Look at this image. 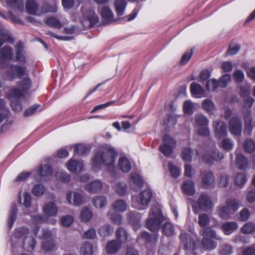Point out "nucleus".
<instances>
[{"label": "nucleus", "instance_id": "1", "mask_svg": "<svg viewBox=\"0 0 255 255\" xmlns=\"http://www.w3.org/2000/svg\"><path fill=\"white\" fill-rule=\"evenodd\" d=\"M118 156V153L112 146L103 144L95 150L92 158V168L97 169L102 165L111 166L115 164Z\"/></svg>", "mask_w": 255, "mask_h": 255}, {"label": "nucleus", "instance_id": "2", "mask_svg": "<svg viewBox=\"0 0 255 255\" xmlns=\"http://www.w3.org/2000/svg\"><path fill=\"white\" fill-rule=\"evenodd\" d=\"M165 221V218L161 210L157 207L152 208L149 213V218L147 219V228L151 232H156L160 228L161 223Z\"/></svg>", "mask_w": 255, "mask_h": 255}, {"label": "nucleus", "instance_id": "3", "mask_svg": "<svg viewBox=\"0 0 255 255\" xmlns=\"http://www.w3.org/2000/svg\"><path fill=\"white\" fill-rule=\"evenodd\" d=\"M213 206L211 198L206 194H201L199 196L196 202L192 205V208L194 212L197 214L200 210L204 212H208L212 209Z\"/></svg>", "mask_w": 255, "mask_h": 255}, {"label": "nucleus", "instance_id": "4", "mask_svg": "<svg viewBox=\"0 0 255 255\" xmlns=\"http://www.w3.org/2000/svg\"><path fill=\"white\" fill-rule=\"evenodd\" d=\"M176 142L171 136L165 134L162 137V143L159 146V151L165 156L169 157L175 147Z\"/></svg>", "mask_w": 255, "mask_h": 255}, {"label": "nucleus", "instance_id": "5", "mask_svg": "<svg viewBox=\"0 0 255 255\" xmlns=\"http://www.w3.org/2000/svg\"><path fill=\"white\" fill-rule=\"evenodd\" d=\"M231 80V76L229 74L223 75L218 80L213 79L207 81L206 88L208 91H214L218 87L225 88Z\"/></svg>", "mask_w": 255, "mask_h": 255}, {"label": "nucleus", "instance_id": "6", "mask_svg": "<svg viewBox=\"0 0 255 255\" xmlns=\"http://www.w3.org/2000/svg\"><path fill=\"white\" fill-rule=\"evenodd\" d=\"M5 75L9 81H13L16 77L21 78L23 76H28L27 67L25 66H20L11 64L9 69L5 71Z\"/></svg>", "mask_w": 255, "mask_h": 255}, {"label": "nucleus", "instance_id": "7", "mask_svg": "<svg viewBox=\"0 0 255 255\" xmlns=\"http://www.w3.org/2000/svg\"><path fill=\"white\" fill-rule=\"evenodd\" d=\"M180 245L183 246L184 250H194L195 243L191 235L185 232H182L179 236Z\"/></svg>", "mask_w": 255, "mask_h": 255}, {"label": "nucleus", "instance_id": "8", "mask_svg": "<svg viewBox=\"0 0 255 255\" xmlns=\"http://www.w3.org/2000/svg\"><path fill=\"white\" fill-rule=\"evenodd\" d=\"M200 178L204 188L208 189L214 186L215 178L214 174L211 171L205 170L202 171Z\"/></svg>", "mask_w": 255, "mask_h": 255}, {"label": "nucleus", "instance_id": "9", "mask_svg": "<svg viewBox=\"0 0 255 255\" xmlns=\"http://www.w3.org/2000/svg\"><path fill=\"white\" fill-rule=\"evenodd\" d=\"M213 127L216 136L218 138L227 135V127L226 123L221 120H216L213 122Z\"/></svg>", "mask_w": 255, "mask_h": 255}, {"label": "nucleus", "instance_id": "10", "mask_svg": "<svg viewBox=\"0 0 255 255\" xmlns=\"http://www.w3.org/2000/svg\"><path fill=\"white\" fill-rule=\"evenodd\" d=\"M230 133L234 135H240L242 130V124L241 120L236 117H232L229 123Z\"/></svg>", "mask_w": 255, "mask_h": 255}, {"label": "nucleus", "instance_id": "11", "mask_svg": "<svg viewBox=\"0 0 255 255\" xmlns=\"http://www.w3.org/2000/svg\"><path fill=\"white\" fill-rule=\"evenodd\" d=\"M152 197V192L150 188L142 190L136 198L139 205L147 206L150 203Z\"/></svg>", "mask_w": 255, "mask_h": 255}, {"label": "nucleus", "instance_id": "12", "mask_svg": "<svg viewBox=\"0 0 255 255\" xmlns=\"http://www.w3.org/2000/svg\"><path fill=\"white\" fill-rule=\"evenodd\" d=\"M199 234L203 237H207L221 242L222 238L217 234L216 231L211 227H205L200 230Z\"/></svg>", "mask_w": 255, "mask_h": 255}, {"label": "nucleus", "instance_id": "13", "mask_svg": "<svg viewBox=\"0 0 255 255\" xmlns=\"http://www.w3.org/2000/svg\"><path fill=\"white\" fill-rule=\"evenodd\" d=\"M66 167L72 173L80 172L83 170V164L82 161L71 158L67 162Z\"/></svg>", "mask_w": 255, "mask_h": 255}, {"label": "nucleus", "instance_id": "14", "mask_svg": "<svg viewBox=\"0 0 255 255\" xmlns=\"http://www.w3.org/2000/svg\"><path fill=\"white\" fill-rule=\"evenodd\" d=\"M238 228V224L236 222L231 221L222 224L221 230L226 235H230L233 232L236 231Z\"/></svg>", "mask_w": 255, "mask_h": 255}, {"label": "nucleus", "instance_id": "15", "mask_svg": "<svg viewBox=\"0 0 255 255\" xmlns=\"http://www.w3.org/2000/svg\"><path fill=\"white\" fill-rule=\"evenodd\" d=\"M15 47L16 49V53L14 61L19 62L21 63H25L26 62V58L22 53L24 50L23 42L21 41H19L16 44Z\"/></svg>", "mask_w": 255, "mask_h": 255}, {"label": "nucleus", "instance_id": "16", "mask_svg": "<svg viewBox=\"0 0 255 255\" xmlns=\"http://www.w3.org/2000/svg\"><path fill=\"white\" fill-rule=\"evenodd\" d=\"M101 14L102 18L108 23L117 20V19L114 18L113 12L108 6H105L102 8Z\"/></svg>", "mask_w": 255, "mask_h": 255}, {"label": "nucleus", "instance_id": "17", "mask_svg": "<svg viewBox=\"0 0 255 255\" xmlns=\"http://www.w3.org/2000/svg\"><path fill=\"white\" fill-rule=\"evenodd\" d=\"M17 207L15 203H12L10 206L9 215L8 219V226L11 229L17 218Z\"/></svg>", "mask_w": 255, "mask_h": 255}, {"label": "nucleus", "instance_id": "18", "mask_svg": "<svg viewBox=\"0 0 255 255\" xmlns=\"http://www.w3.org/2000/svg\"><path fill=\"white\" fill-rule=\"evenodd\" d=\"M248 160L247 158L243 154H238L236 157V165L241 170H245L248 167Z\"/></svg>", "mask_w": 255, "mask_h": 255}, {"label": "nucleus", "instance_id": "19", "mask_svg": "<svg viewBox=\"0 0 255 255\" xmlns=\"http://www.w3.org/2000/svg\"><path fill=\"white\" fill-rule=\"evenodd\" d=\"M121 244L115 240L108 242L106 246V251L108 254H114L118 252L121 248Z\"/></svg>", "mask_w": 255, "mask_h": 255}, {"label": "nucleus", "instance_id": "20", "mask_svg": "<svg viewBox=\"0 0 255 255\" xmlns=\"http://www.w3.org/2000/svg\"><path fill=\"white\" fill-rule=\"evenodd\" d=\"M120 169L125 173L128 172L132 168L131 163L127 157H120L119 159Z\"/></svg>", "mask_w": 255, "mask_h": 255}, {"label": "nucleus", "instance_id": "21", "mask_svg": "<svg viewBox=\"0 0 255 255\" xmlns=\"http://www.w3.org/2000/svg\"><path fill=\"white\" fill-rule=\"evenodd\" d=\"M182 189L183 192L189 196H192L195 193L194 183L192 180H186L182 184Z\"/></svg>", "mask_w": 255, "mask_h": 255}, {"label": "nucleus", "instance_id": "22", "mask_svg": "<svg viewBox=\"0 0 255 255\" xmlns=\"http://www.w3.org/2000/svg\"><path fill=\"white\" fill-rule=\"evenodd\" d=\"M13 57L11 47L6 45L0 49V58L5 60H11Z\"/></svg>", "mask_w": 255, "mask_h": 255}, {"label": "nucleus", "instance_id": "23", "mask_svg": "<svg viewBox=\"0 0 255 255\" xmlns=\"http://www.w3.org/2000/svg\"><path fill=\"white\" fill-rule=\"evenodd\" d=\"M116 237L117 241L122 244L127 242L128 234L123 227H120L116 231Z\"/></svg>", "mask_w": 255, "mask_h": 255}, {"label": "nucleus", "instance_id": "24", "mask_svg": "<svg viewBox=\"0 0 255 255\" xmlns=\"http://www.w3.org/2000/svg\"><path fill=\"white\" fill-rule=\"evenodd\" d=\"M114 232L113 227L110 224H106L101 226L98 230L99 234L104 237H107L111 236Z\"/></svg>", "mask_w": 255, "mask_h": 255}, {"label": "nucleus", "instance_id": "25", "mask_svg": "<svg viewBox=\"0 0 255 255\" xmlns=\"http://www.w3.org/2000/svg\"><path fill=\"white\" fill-rule=\"evenodd\" d=\"M24 96L22 90L18 88H12L10 89L6 94V97L10 100H18L20 98Z\"/></svg>", "mask_w": 255, "mask_h": 255}, {"label": "nucleus", "instance_id": "26", "mask_svg": "<svg viewBox=\"0 0 255 255\" xmlns=\"http://www.w3.org/2000/svg\"><path fill=\"white\" fill-rule=\"evenodd\" d=\"M213 240L207 237H203L201 244L204 249L209 251L214 250L217 246V243Z\"/></svg>", "mask_w": 255, "mask_h": 255}, {"label": "nucleus", "instance_id": "27", "mask_svg": "<svg viewBox=\"0 0 255 255\" xmlns=\"http://www.w3.org/2000/svg\"><path fill=\"white\" fill-rule=\"evenodd\" d=\"M103 186L102 183L99 180H95L88 184L85 189L91 193H96L101 190Z\"/></svg>", "mask_w": 255, "mask_h": 255}, {"label": "nucleus", "instance_id": "28", "mask_svg": "<svg viewBox=\"0 0 255 255\" xmlns=\"http://www.w3.org/2000/svg\"><path fill=\"white\" fill-rule=\"evenodd\" d=\"M7 5L11 9L15 11H22L23 7V1L22 0H6Z\"/></svg>", "mask_w": 255, "mask_h": 255}, {"label": "nucleus", "instance_id": "29", "mask_svg": "<svg viewBox=\"0 0 255 255\" xmlns=\"http://www.w3.org/2000/svg\"><path fill=\"white\" fill-rule=\"evenodd\" d=\"M43 211L47 216H55L57 214L58 209L54 203L49 202L44 206Z\"/></svg>", "mask_w": 255, "mask_h": 255}, {"label": "nucleus", "instance_id": "30", "mask_svg": "<svg viewBox=\"0 0 255 255\" xmlns=\"http://www.w3.org/2000/svg\"><path fill=\"white\" fill-rule=\"evenodd\" d=\"M116 12L118 16L124 14L127 6V2L125 0H116L114 2Z\"/></svg>", "mask_w": 255, "mask_h": 255}, {"label": "nucleus", "instance_id": "31", "mask_svg": "<svg viewBox=\"0 0 255 255\" xmlns=\"http://www.w3.org/2000/svg\"><path fill=\"white\" fill-rule=\"evenodd\" d=\"M53 172L52 166L49 164L41 165L37 168V172L41 177L50 176Z\"/></svg>", "mask_w": 255, "mask_h": 255}, {"label": "nucleus", "instance_id": "32", "mask_svg": "<svg viewBox=\"0 0 255 255\" xmlns=\"http://www.w3.org/2000/svg\"><path fill=\"white\" fill-rule=\"evenodd\" d=\"M36 243V240L32 237H26L23 241V248L26 251L31 252L34 249Z\"/></svg>", "mask_w": 255, "mask_h": 255}, {"label": "nucleus", "instance_id": "33", "mask_svg": "<svg viewBox=\"0 0 255 255\" xmlns=\"http://www.w3.org/2000/svg\"><path fill=\"white\" fill-rule=\"evenodd\" d=\"M243 149L245 152L253 153L255 152V141L249 138L246 139L243 144Z\"/></svg>", "mask_w": 255, "mask_h": 255}, {"label": "nucleus", "instance_id": "34", "mask_svg": "<svg viewBox=\"0 0 255 255\" xmlns=\"http://www.w3.org/2000/svg\"><path fill=\"white\" fill-rule=\"evenodd\" d=\"M162 233L167 237L173 236L175 233L173 225L169 222H166L162 226Z\"/></svg>", "mask_w": 255, "mask_h": 255}, {"label": "nucleus", "instance_id": "35", "mask_svg": "<svg viewBox=\"0 0 255 255\" xmlns=\"http://www.w3.org/2000/svg\"><path fill=\"white\" fill-rule=\"evenodd\" d=\"M93 204L97 208H102L107 204L106 198L104 196H96L92 200Z\"/></svg>", "mask_w": 255, "mask_h": 255}, {"label": "nucleus", "instance_id": "36", "mask_svg": "<svg viewBox=\"0 0 255 255\" xmlns=\"http://www.w3.org/2000/svg\"><path fill=\"white\" fill-rule=\"evenodd\" d=\"M202 109L210 114H212L216 110V107L213 102L210 99H206L202 102Z\"/></svg>", "mask_w": 255, "mask_h": 255}, {"label": "nucleus", "instance_id": "37", "mask_svg": "<svg viewBox=\"0 0 255 255\" xmlns=\"http://www.w3.org/2000/svg\"><path fill=\"white\" fill-rule=\"evenodd\" d=\"M38 8V4L34 0H27L26 9L27 12L31 14H35Z\"/></svg>", "mask_w": 255, "mask_h": 255}, {"label": "nucleus", "instance_id": "38", "mask_svg": "<svg viewBox=\"0 0 255 255\" xmlns=\"http://www.w3.org/2000/svg\"><path fill=\"white\" fill-rule=\"evenodd\" d=\"M113 208L115 211L124 212L127 208V204L123 199H119L115 201L113 204Z\"/></svg>", "mask_w": 255, "mask_h": 255}, {"label": "nucleus", "instance_id": "39", "mask_svg": "<svg viewBox=\"0 0 255 255\" xmlns=\"http://www.w3.org/2000/svg\"><path fill=\"white\" fill-rule=\"evenodd\" d=\"M190 88L193 95H203L205 93V90L202 87L196 82L192 83Z\"/></svg>", "mask_w": 255, "mask_h": 255}, {"label": "nucleus", "instance_id": "40", "mask_svg": "<svg viewBox=\"0 0 255 255\" xmlns=\"http://www.w3.org/2000/svg\"><path fill=\"white\" fill-rule=\"evenodd\" d=\"M91 148L86 146L82 144H77L74 146V154H78L80 155L87 154L90 152Z\"/></svg>", "mask_w": 255, "mask_h": 255}, {"label": "nucleus", "instance_id": "41", "mask_svg": "<svg viewBox=\"0 0 255 255\" xmlns=\"http://www.w3.org/2000/svg\"><path fill=\"white\" fill-rule=\"evenodd\" d=\"M218 212L219 216L223 219H228L231 214H233L226 205L225 206L218 207Z\"/></svg>", "mask_w": 255, "mask_h": 255}, {"label": "nucleus", "instance_id": "42", "mask_svg": "<svg viewBox=\"0 0 255 255\" xmlns=\"http://www.w3.org/2000/svg\"><path fill=\"white\" fill-rule=\"evenodd\" d=\"M56 248V244L53 240L43 242L41 245V249L45 252H49L55 250Z\"/></svg>", "mask_w": 255, "mask_h": 255}, {"label": "nucleus", "instance_id": "43", "mask_svg": "<svg viewBox=\"0 0 255 255\" xmlns=\"http://www.w3.org/2000/svg\"><path fill=\"white\" fill-rule=\"evenodd\" d=\"M195 122L199 127H207L209 125L208 118L202 114H198L195 117Z\"/></svg>", "mask_w": 255, "mask_h": 255}, {"label": "nucleus", "instance_id": "44", "mask_svg": "<svg viewBox=\"0 0 255 255\" xmlns=\"http://www.w3.org/2000/svg\"><path fill=\"white\" fill-rule=\"evenodd\" d=\"M225 204L233 214L236 212L239 208V202L235 199H227Z\"/></svg>", "mask_w": 255, "mask_h": 255}, {"label": "nucleus", "instance_id": "45", "mask_svg": "<svg viewBox=\"0 0 255 255\" xmlns=\"http://www.w3.org/2000/svg\"><path fill=\"white\" fill-rule=\"evenodd\" d=\"M198 223L203 228L207 227L210 223V218L207 214L202 213L199 214Z\"/></svg>", "mask_w": 255, "mask_h": 255}, {"label": "nucleus", "instance_id": "46", "mask_svg": "<svg viewBox=\"0 0 255 255\" xmlns=\"http://www.w3.org/2000/svg\"><path fill=\"white\" fill-rule=\"evenodd\" d=\"M45 23L50 27L60 29L62 27V24L58 19L54 17H49L47 18Z\"/></svg>", "mask_w": 255, "mask_h": 255}, {"label": "nucleus", "instance_id": "47", "mask_svg": "<svg viewBox=\"0 0 255 255\" xmlns=\"http://www.w3.org/2000/svg\"><path fill=\"white\" fill-rule=\"evenodd\" d=\"M57 11V7L56 4H51L49 3H44L41 7V12L45 14L48 12L55 13Z\"/></svg>", "mask_w": 255, "mask_h": 255}, {"label": "nucleus", "instance_id": "48", "mask_svg": "<svg viewBox=\"0 0 255 255\" xmlns=\"http://www.w3.org/2000/svg\"><path fill=\"white\" fill-rule=\"evenodd\" d=\"M83 255H93V247L89 242H86L83 244L80 249Z\"/></svg>", "mask_w": 255, "mask_h": 255}, {"label": "nucleus", "instance_id": "49", "mask_svg": "<svg viewBox=\"0 0 255 255\" xmlns=\"http://www.w3.org/2000/svg\"><path fill=\"white\" fill-rule=\"evenodd\" d=\"M243 234H252L255 232V224L252 222L246 223L241 228Z\"/></svg>", "mask_w": 255, "mask_h": 255}, {"label": "nucleus", "instance_id": "50", "mask_svg": "<svg viewBox=\"0 0 255 255\" xmlns=\"http://www.w3.org/2000/svg\"><path fill=\"white\" fill-rule=\"evenodd\" d=\"M116 192L120 196L124 195L127 191V185L125 182H118L115 185Z\"/></svg>", "mask_w": 255, "mask_h": 255}, {"label": "nucleus", "instance_id": "51", "mask_svg": "<svg viewBox=\"0 0 255 255\" xmlns=\"http://www.w3.org/2000/svg\"><path fill=\"white\" fill-rule=\"evenodd\" d=\"M86 17L88 21L90 22L91 26L97 24L99 21V17L95 13V11L92 9H89L86 15Z\"/></svg>", "mask_w": 255, "mask_h": 255}, {"label": "nucleus", "instance_id": "52", "mask_svg": "<svg viewBox=\"0 0 255 255\" xmlns=\"http://www.w3.org/2000/svg\"><path fill=\"white\" fill-rule=\"evenodd\" d=\"M45 191V187L41 184H38L34 185L32 190L33 194L37 197L42 196L44 194Z\"/></svg>", "mask_w": 255, "mask_h": 255}, {"label": "nucleus", "instance_id": "53", "mask_svg": "<svg viewBox=\"0 0 255 255\" xmlns=\"http://www.w3.org/2000/svg\"><path fill=\"white\" fill-rule=\"evenodd\" d=\"M0 39L3 41V43L8 42L13 44L14 42V39L11 36L10 34L7 32L0 31Z\"/></svg>", "mask_w": 255, "mask_h": 255}, {"label": "nucleus", "instance_id": "54", "mask_svg": "<svg viewBox=\"0 0 255 255\" xmlns=\"http://www.w3.org/2000/svg\"><path fill=\"white\" fill-rule=\"evenodd\" d=\"M80 217L82 221L87 222L92 218V213L90 209L83 208L81 211Z\"/></svg>", "mask_w": 255, "mask_h": 255}, {"label": "nucleus", "instance_id": "55", "mask_svg": "<svg viewBox=\"0 0 255 255\" xmlns=\"http://www.w3.org/2000/svg\"><path fill=\"white\" fill-rule=\"evenodd\" d=\"M247 181V178L245 173L237 174L235 178V183L239 186H243Z\"/></svg>", "mask_w": 255, "mask_h": 255}, {"label": "nucleus", "instance_id": "56", "mask_svg": "<svg viewBox=\"0 0 255 255\" xmlns=\"http://www.w3.org/2000/svg\"><path fill=\"white\" fill-rule=\"evenodd\" d=\"M241 48V45L238 43H231L226 52L227 55H234L237 54Z\"/></svg>", "mask_w": 255, "mask_h": 255}, {"label": "nucleus", "instance_id": "57", "mask_svg": "<svg viewBox=\"0 0 255 255\" xmlns=\"http://www.w3.org/2000/svg\"><path fill=\"white\" fill-rule=\"evenodd\" d=\"M131 180L132 182L139 188H141L143 186V180L137 174L133 173L131 175Z\"/></svg>", "mask_w": 255, "mask_h": 255}, {"label": "nucleus", "instance_id": "58", "mask_svg": "<svg viewBox=\"0 0 255 255\" xmlns=\"http://www.w3.org/2000/svg\"><path fill=\"white\" fill-rule=\"evenodd\" d=\"M222 147L226 150H231L234 146L233 140L229 138H224L221 142Z\"/></svg>", "mask_w": 255, "mask_h": 255}, {"label": "nucleus", "instance_id": "59", "mask_svg": "<svg viewBox=\"0 0 255 255\" xmlns=\"http://www.w3.org/2000/svg\"><path fill=\"white\" fill-rule=\"evenodd\" d=\"M18 85L23 90H28L31 88V80L29 77H25L22 81L18 82Z\"/></svg>", "mask_w": 255, "mask_h": 255}, {"label": "nucleus", "instance_id": "60", "mask_svg": "<svg viewBox=\"0 0 255 255\" xmlns=\"http://www.w3.org/2000/svg\"><path fill=\"white\" fill-rule=\"evenodd\" d=\"M250 215L249 209L244 208L239 213V219L240 221L246 222L249 219Z\"/></svg>", "mask_w": 255, "mask_h": 255}, {"label": "nucleus", "instance_id": "61", "mask_svg": "<svg viewBox=\"0 0 255 255\" xmlns=\"http://www.w3.org/2000/svg\"><path fill=\"white\" fill-rule=\"evenodd\" d=\"M29 233L28 228L23 227L16 229L15 232V236L16 238H21L27 235Z\"/></svg>", "mask_w": 255, "mask_h": 255}, {"label": "nucleus", "instance_id": "62", "mask_svg": "<svg viewBox=\"0 0 255 255\" xmlns=\"http://www.w3.org/2000/svg\"><path fill=\"white\" fill-rule=\"evenodd\" d=\"M192 152V150L190 148H185L182 153V159L188 162L191 161Z\"/></svg>", "mask_w": 255, "mask_h": 255}, {"label": "nucleus", "instance_id": "63", "mask_svg": "<svg viewBox=\"0 0 255 255\" xmlns=\"http://www.w3.org/2000/svg\"><path fill=\"white\" fill-rule=\"evenodd\" d=\"M110 216L111 220L114 224L117 225L122 224L124 220L122 216L116 213L111 214Z\"/></svg>", "mask_w": 255, "mask_h": 255}, {"label": "nucleus", "instance_id": "64", "mask_svg": "<svg viewBox=\"0 0 255 255\" xmlns=\"http://www.w3.org/2000/svg\"><path fill=\"white\" fill-rule=\"evenodd\" d=\"M233 78L236 82H242L245 78V75L243 71L241 70L235 71L233 73Z\"/></svg>", "mask_w": 255, "mask_h": 255}]
</instances>
